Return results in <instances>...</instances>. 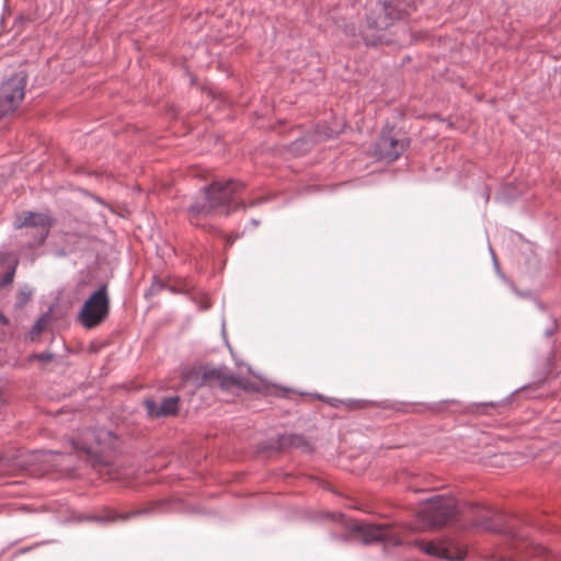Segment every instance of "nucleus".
Returning <instances> with one entry per match:
<instances>
[{
	"instance_id": "nucleus-1",
	"label": "nucleus",
	"mask_w": 561,
	"mask_h": 561,
	"mask_svg": "<svg viewBox=\"0 0 561 561\" xmlns=\"http://www.w3.org/2000/svg\"><path fill=\"white\" fill-rule=\"evenodd\" d=\"M420 514L433 527L455 525L462 530L483 529L503 535L511 543L520 539V535L510 525L504 514L493 512L488 507H476L472 518L459 519L458 504L456 499L451 496L437 495L428 499Z\"/></svg>"
},
{
	"instance_id": "nucleus-2",
	"label": "nucleus",
	"mask_w": 561,
	"mask_h": 561,
	"mask_svg": "<svg viewBox=\"0 0 561 561\" xmlns=\"http://www.w3.org/2000/svg\"><path fill=\"white\" fill-rule=\"evenodd\" d=\"M244 188L245 183L236 180L216 181L205 186L187 208L191 221L210 214L229 216L237 210L257 207L275 197L274 193H268L245 203L240 195Z\"/></svg>"
},
{
	"instance_id": "nucleus-3",
	"label": "nucleus",
	"mask_w": 561,
	"mask_h": 561,
	"mask_svg": "<svg viewBox=\"0 0 561 561\" xmlns=\"http://www.w3.org/2000/svg\"><path fill=\"white\" fill-rule=\"evenodd\" d=\"M309 518L314 523L341 527L344 530L342 534L335 529L330 530V537L334 541L347 542L352 536H357L364 545L381 542L385 546L397 547L402 543L400 535L389 524L355 523L341 513L327 511L313 512Z\"/></svg>"
},
{
	"instance_id": "nucleus-4",
	"label": "nucleus",
	"mask_w": 561,
	"mask_h": 561,
	"mask_svg": "<svg viewBox=\"0 0 561 561\" xmlns=\"http://www.w3.org/2000/svg\"><path fill=\"white\" fill-rule=\"evenodd\" d=\"M416 10L413 0H377L371 3L366 12L367 30L360 32L367 46H382L394 43L385 31L396 21L410 16Z\"/></svg>"
},
{
	"instance_id": "nucleus-5",
	"label": "nucleus",
	"mask_w": 561,
	"mask_h": 561,
	"mask_svg": "<svg viewBox=\"0 0 561 561\" xmlns=\"http://www.w3.org/2000/svg\"><path fill=\"white\" fill-rule=\"evenodd\" d=\"M13 225L15 229L25 230L27 248L36 249L45 243L55 219L48 213L25 210L15 217Z\"/></svg>"
},
{
	"instance_id": "nucleus-6",
	"label": "nucleus",
	"mask_w": 561,
	"mask_h": 561,
	"mask_svg": "<svg viewBox=\"0 0 561 561\" xmlns=\"http://www.w3.org/2000/svg\"><path fill=\"white\" fill-rule=\"evenodd\" d=\"M110 298L107 285L102 284L83 302L78 312V321L85 329H93L100 325L108 316Z\"/></svg>"
},
{
	"instance_id": "nucleus-7",
	"label": "nucleus",
	"mask_w": 561,
	"mask_h": 561,
	"mask_svg": "<svg viewBox=\"0 0 561 561\" xmlns=\"http://www.w3.org/2000/svg\"><path fill=\"white\" fill-rule=\"evenodd\" d=\"M410 140L394 126L387 125L376 144V154L388 162L396 161L408 149Z\"/></svg>"
},
{
	"instance_id": "nucleus-8",
	"label": "nucleus",
	"mask_w": 561,
	"mask_h": 561,
	"mask_svg": "<svg viewBox=\"0 0 561 561\" xmlns=\"http://www.w3.org/2000/svg\"><path fill=\"white\" fill-rule=\"evenodd\" d=\"M422 550L426 554L450 561H461L467 554L466 546L458 538L451 536H447L436 542H424L422 545Z\"/></svg>"
},
{
	"instance_id": "nucleus-9",
	"label": "nucleus",
	"mask_w": 561,
	"mask_h": 561,
	"mask_svg": "<svg viewBox=\"0 0 561 561\" xmlns=\"http://www.w3.org/2000/svg\"><path fill=\"white\" fill-rule=\"evenodd\" d=\"M28 75L18 70L0 84V105H18L23 101Z\"/></svg>"
},
{
	"instance_id": "nucleus-10",
	"label": "nucleus",
	"mask_w": 561,
	"mask_h": 561,
	"mask_svg": "<svg viewBox=\"0 0 561 561\" xmlns=\"http://www.w3.org/2000/svg\"><path fill=\"white\" fill-rule=\"evenodd\" d=\"M301 448L306 451L310 450V446L307 443L306 438L301 434H278L275 437H271L264 440L260 445V450L263 453H273V451H285L289 448Z\"/></svg>"
},
{
	"instance_id": "nucleus-11",
	"label": "nucleus",
	"mask_w": 561,
	"mask_h": 561,
	"mask_svg": "<svg viewBox=\"0 0 561 561\" xmlns=\"http://www.w3.org/2000/svg\"><path fill=\"white\" fill-rule=\"evenodd\" d=\"M156 505L144 508L133 510L125 513H118L112 508L105 507L101 513L92 514V522L99 524H111L116 522H126L130 518L147 516L154 512Z\"/></svg>"
},
{
	"instance_id": "nucleus-12",
	"label": "nucleus",
	"mask_w": 561,
	"mask_h": 561,
	"mask_svg": "<svg viewBox=\"0 0 561 561\" xmlns=\"http://www.w3.org/2000/svg\"><path fill=\"white\" fill-rule=\"evenodd\" d=\"M180 398L178 396L165 397L161 403H157L153 399L148 398L144 401L147 414L151 419L174 415L179 410Z\"/></svg>"
},
{
	"instance_id": "nucleus-13",
	"label": "nucleus",
	"mask_w": 561,
	"mask_h": 561,
	"mask_svg": "<svg viewBox=\"0 0 561 561\" xmlns=\"http://www.w3.org/2000/svg\"><path fill=\"white\" fill-rule=\"evenodd\" d=\"M87 462L96 469L101 476H105L108 479L118 478V473L116 472V467L106 457L101 454H98L91 449L87 451Z\"/></svg>"
},
{
	"instance_id": "nucleus-14",
	"label": "nucleus",
	"mask_w": 561,
	"mask_h": 561,
	"mask_svg": "<svg viewBox=\"0 0 561 561\" xmlns=\"http://www.w3.org/2000/svg\"><path fill=\"white\" fill-rule=\"evenodd\" d=\"M329 403L334 408H337L339 404H344L350 410L366 409L369 407H376V408H380V409L390 408V404L387 401L377 402V401L360 400V399H348V400L344 401V400L331 398V399H329Z\"/></svg>"
},
{
	"instance_id": "nucleus-15",
	"label": "nucleus",
	"mask_w": 561,
	"mask_h": 561,
	"mask_svg": "<svg viewBox=\"0 0 561 561\" xmlns=\"http://www.w3.org/2000/svg\"><path fill=\"white\" fill-rule=\"evenodd\" d=\"M522 191L514 183H506L502 185L496 193L495 201L504 204H510L515 201Z\"/></svg>"
},
{
	"instance_id": "nucleus-16",
	"label": "nucleus",
	"mask_w": 561,
	"mask_h": 561,
	"mask_svg": "<svg viewBox=\"0 0 561 561\" xmlns=\"http://www.w3.org/2000/svg\"><path fill=\"white\" fill-rule=\"evenodd\" d=\"M49 322L48 316L44 314L41 318L37 319L35 324L33 325L32 330L30 331V339L32 341H35L39 334L47 328Z\"/></svg>"
},
{
	"instance_id": "nucleus-17",
	"label": "nucleus",
	"mask_w": 561,
	"mask_h": 561,
	"mask_svg": "<svg viewBox=\"0 0 561 561\" xmlns=\"http://www.w3.org/2000/svg\"><path fill=\"white\" fill-rule=\"evenodd\" d=\"M15 271H16V263L11 264V266L8 268V271L0 278V290L10 286L13 283L14 276H15Z\"/></svg>"
},
{
	"instance_id": "nucleus-18",
	"label": "nucleus",
	"mask_w": 561,
	"mask_h": 561,
	"mask_svg": "<svg viewBox=\"0 0 561 561\" xmlns=\"http://www.w3.org/2000/svg\"><path fill=\"white\" fill-rule=\"evenodd\" d=\"M31 296H32V290L27 286H24L23 288H21L19 290L18 297H16V305L19 307H22L23 305H25L27 302V300L31 298Z\"/></svg>"
},
{
	"instance_id": "nucleus-19",
	"label": "nucleus",
	"mask_w": 561,
	"mask_h": 561,
	"mask_svg": "<svg viewBox=\"0 0 561 561\" xmlns=\"http://www.w3.org/2000/svg\"><path fill=\"white\" fill-rule=\"evenodd\" d=\"M558 331V323L556 318L551 319V323L545 329L543 336L551 337Z\"/></svg>"
},
{
	"instance_id": "nucleus-20",
	"label": "nucleus",
	"mask_w": 561,
	"mask_h": 561,
	"mask_svg": "<svg viewBox=\"0 0 561 561\" xmlns=\"http://www.w3.org/2000/svg\"><path fill=\"white\" fill-rule=\"evenodd\" d=\"M454 402H455L454 400H445V401H440V402L428 404L427 409L433 411V412H440V411H443L445 405H447L449 403H454Z\"/></svg>"
},
{
	"instance_id": "nucleus-21",
	"label": "nucleus",
	"mask_w": 561,
	"mask_h": 561,
	"mask_svg": "<svg viewBox=\"0 0 561 561\" xmlns=\"http://www.w3.org/2000/svg\"><path fill=\"white\" fill-rule=\"evenodd\" d=\"M33 358L43 362V363H49L54 358V354L50 352H42L33 355Z\"/></svg>"
},
{
	"instance_id": "nucleus-22",
	"label": "nucleus",
	"mask_w": 561,
	"mask_h": 561,
	"mask_svg": "<svg viewBox=\"0 0 561 561\" xmlns=\"http://www.w3.org/2000/svg\"><path fill=\"white\" fill-rule=\"evenodd\" d=\"M490 252H491V255H492V262H493V266H494V270L496 272V274L505 282V283H510V280L505 277L504 274H502L501 270H500V265H499V262L496 260V256H495V253L494 251L492 250V248L490 247Z\"/></svg>"
},
{
	"instance_id": "nucleus-23",
	"label": "nucleus",
	"mask_w": 561,
	"mask_h": 561,
	"mask_svg": "<svg viewBox=\"0 0 561 561\" xmlns=\"http://www.w3.org/2000/svg\"><path fill=\"white\" fill-rule=\"evenodd\" d=\"M210 378L211 379H220L221 378L220 370L217 368H211V369L205 370L204 375H203V379L206 380V379H210Z\"/></svg>"
},
{
	"instance_id": "nucleus-24",
	"label": "nucleus",
	"mask_w": 561,
	"mask_h": 561,
	"mask_svg": "<svg viewBox=\"0 0 561 561\" xmlns=\"http://www.w3.org/2000/svg\"><path fill=\"white\" fill-rule=\"evenodd\" d=\"M506 284L512 288V290L515 293V295L520 298H527V297L531 296L530 291H522L518 288H516L515 285L511 280H510V283H506Z\"/></svg>"
},
{
	"instance_id": "nucleus-25",
	"label": "nucleus",
	"mask_w": 561,
	"mask_h": 561,
	"mask_svg": "<svg viewBox=\"0 0 561 561\" xmlns=\"http://www.w3.org/2000/svg\"><path fill=\"white\" fill-rule=\"evenodd\" d=\"M70 252L65 248L56 249L51 252L54 257L60 259L66 257Z\"/></svg>"
},
{
	"instance_id": "nucleus-26",
	"label": "nucleus",
	"mask_w": 561,
	"mask_h": 561,
	"mask_svg": "<svg viewBox=\"0 0 561 561\" xmlns=\"http://www.w3.org/2000/svg\"><path fill=\"white\" fill-rule=\"evenodd\" d=\"M91 518H92V514H78V515H76L73 520L77 523H84V522H92Z\"/></svg>"
},
{
	"instance_id": "nucleus-27",
	"label": "nucleus",
	"mask_w": 561,
	"mask_h": 561,
	"mask_svg": "<svg viewBox=\"0 0 561 561\" xmlns=\"http://www.w3.org/2000/svg\"><path fill=\"white\" fill-rule=\"evenodd\" d=\"M19 107H0V119L10 114H13Z\"/></svg>"
},
{
	"instance_id": "nucleus-28",
	"label": "nucleus",
	"mask_w": 561,
	"mask_h": 561,
	"mask_svg": "<svg viewBox=\"0 0 561 561\" xmlns=\"http://www.w3.org/2000/svg\"><path fill=\"white\" fill-rule=\"evenodd\" d=\"M163 287H164V284L161 280H156L152 283L150 291L157 293V291L161 290Z\"/></svg>"
},
{
	"instance_id": "nucleus-29",
	"label": "nucleus",
	"mask_w": 561,
	"mask_h": 561,
	"mask_svg": "<svg viewBox=\"0 0 561 561\" xmlns=\"http://www.w3.org/2000/svg\"><path fill=\"white\" fill-rule=\"evenodd\" d=\"M556 357H557V353H556V348L554 346L551 347V351H550V355L548 357V362L549 364H551L552 362L556 360Z\"/></svg>"
},
{
	"instance_id": "nucleus-30",
	"label": "nucleus",
	"mask_w": 561,
	"mask_h": 561,
	"mask_svg": "<svg viewBox=\"0 0 561 561\" xmlns=\"http://www.w3.org/2000/svg\"><path fill=\"white\" fill-rule=\"evenodd\" d=\"M226 238V245L227 247H231L233 244V242L236 241V239L238 238V236L236 237H225Z\"/></svg>"
},
{
	"instance_id": "nucleus-31",
	"label": "nucleus",
	"mask_w": 561,
	"mask_h": 561,
	"mask_svg": "<svg viewBox=\"0 0 561 561\" xmlns=\"http://www.w3.org/2000/svg\"><path fill=\"white\" fill-rule=\"evenodd\" d=\"M493 405H495V403H494V402H486V403H480V404H479V408L484 409V408H486V407H493Z\"/></svg>"
},
{
	"instance_id": "nucleus-32",
	"label": "nucleus",
	"mask_w": 561,
	"mask_h": 561,
	"mask_svg": "<svg viewBox=\"0 0 561 561\" xmlns=\"http://www.w3.org/2000/svg\"><path fill=\"white\" fill-rule=\"evenodd\" d=\"M535 302H536V306H537L541 311H545L546 306H545L542 302H540V301H538V300H535Z\"/></svg>"
},
{
	"instance_id": "nucleus-33",
	"label": "nucleus",
	"mask_w": 561,
	"mask_h": 561,
	"mask_svg": "<svg viewBox=\"0 0 561 561\" xmlns=\"http://www.w3.org/2000/svg\"><path fill=\"white\" fill-rule=\"evenodd\" d=\"M5 403V398L2 393V391L0 390V409L2 408V405Z\"/></svg>"
},
{
	"instance_id": "nucleus-34",
	"label": "nucleus",
	"mask_w": 561,
	"mask_h": 561,
	"mask_svg": "<svg viewBox=\"0 0 561 561\" xmlns=\"http://www.w3.org/2000/svg\"><path fill=\"white\" fill-rule=\"evenodd\" d=\"M483 197H484L485 202H488L490 199V191L488 188H485V192L483 193Z\"/></svg>"
},
{
	"instance_id": "nucleus-35",
	"label": "nucleus",
	"mask_w": 561,
	"mask_h": 561,
	"mask_svg": "<svg viewBox=\"0 0 561 561\" xmlns=\"http://www.w3.org/2000/svg\"><path fill=\"white\" fill-rule=\"evenodd\" d=\"M250 222H251V225H252L254 228H255V227H257V226L260 225V220H257V219H255V218H252Z\"/></svg>"
},
{
	"instance_id": "nucleus-36",
	"label": "nucleus",
	"mask_w": 561,
	"mask_h": 561,
	"mask_svg": "<svg viewBox=\"0 0 561 561\" xmlns=\"http://www.w3.org/2000/svg\"><path fill=\"white\" fill-rule=\"evenodd\" d=\"M209 308V302L207 300H205L202 305H201V309H208Z\"/></svg>"
},
{
	"instance_id": "nucleus-37",
	"label": "nucleus",
	"mask_w": 561,
	"mask_h": 561,
	"mask_svg": "<svg viewBox=\"0 0 561 561\" xmlns=\"http://www.w3.org/2000/svg\"><path fill=\"white\" fill-rule=\"evenodd\" d=\"M336 133H337L336 130L331 129V133L328 135V137H332L333 134H336Z\"/></svg>"
},
{
	"instance_id": "nucleus-38",
	"label": "nucleus",
	"mask_w": 561,
	"mask_h": 561,
	"mask_svg": "<svg viewBox=\"0 0 561 561\" xmlns=\"http://www.w3.org/2000/svg\"><path fill=\"white\" fill-rule=\"evenodd\" d=\"M3 461H4V459H3V458H0V468H2V466H3Z\"/></svg>"
},
{
	"instance_id": "nucleus-39",
	"label": "nucleus",
	"mask_w": 561,
	"mask_h": 561,
	"mask_svg": "<svg viewBox=\"0 0 561 561\" xmlns=\"http://www.w3.org/2000/svg\"><path fill=\"white\" fill-rule=\"evenodd\" d=\"M0 263H4V257H0Z\"/></svg>"
},
{
	"instance_id": "nucleus-40",
	"label": "nucleus",
	"mask_w": 561,
	"mask_h": 561,
	"mask_svg": "<svg viewBox=\"0 0 561 561\" xmlns=\"http://www.w3.org/2000/svg\"><path fill=\"white\" fill-rule=\"evenodd\" d=\"M511 397L505 398L503 402H508Z\"/></svg>"
},
{
	"instance_id": "nucleus-41",
	"label": "nucleus",
	"mask_w": 561,
	"mask_h": 561,
	"mask_svg": "<svg viewBox=\"0 0 561 561\" xmlns=\"http://www.w3.org/2000/svg\"><path fill=\"white\" fill-rule=\"evenodd\" d=\"M503 561H512V560H511V559H506V558H505V559H503Z\"/></svg>"
}]
</instances>
